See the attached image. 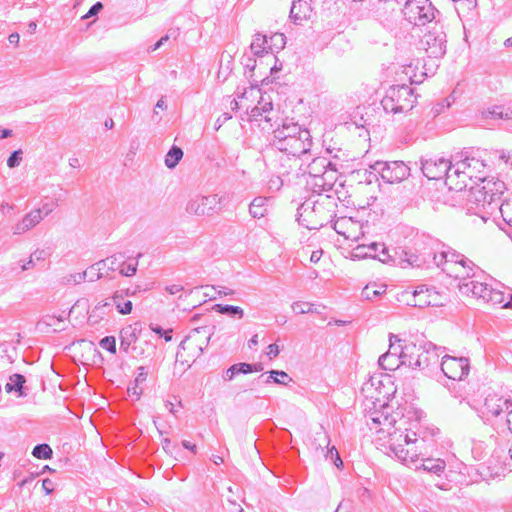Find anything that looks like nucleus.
<instances>
[{
  "label": "nucleus",
  "instance_id": "nucleus-31",
  "mask_svg": "<svg viewBox=\"0 0 512 512\" xmlns=\"http://www.w3.org/2000/svg\"><path fill=\"white\" fill-rule=\"evenodd\" d=\"M109 301L112 302L113 306H116L118 312L122 315H128L132 312V302L129 300L123 302V291H116Z\"/></svg>",
  "mask_w": 512,
  "mask_h": 512
},
{
  "label": "nucleus",
  "instance_id": "nucleus-49",
  "mask_svg": "<svg viewBox=\"0 0 512 512\" xmlns=\"http://www.w3.org/2000/svg\"><path fill=\"white\" fill-rule=\"evenodd\" d=\"M210 289L212 291H214V294L206 292L205 295L206 296H210L211 299H215L216 298V294L218 296H229V295H233L235 293L234 290H232L230 288H227L225 286H217V287L211 286Z\"/></svg>",
  "mask_w": 512,
  "mask_h": 512
},
{
  "label": "nucleus",
  "instance_id": "nucleus-11",
  "mask_svg": "<svg viewBox=\"0 0 512 512\" xmlns=\"http://www.w3.org/2000/svg\"><path fill=\"white\" fill-rule=\"evenodd\" d=\"M307 185L311 188L313 193L318 194V198L324 196V192H329V194L334 196V200L337 199L342 201V197L340 195V191L338 188H342V183L337 184L335 181V171L330 170V172H324L321 176L311 177L307 179Z\"/></svg>",
  "mask_w": 512,
  "mask_h": 512
},
{
  "label": "nucleus",
  "instance_id": "nucleus-5",
  "mask_svg": "<svg viewBox=\"0 0 512 512\" xmlns=\"http://www.w3.org/2000/svg\"><path fill=\"white\" fill-rule=\"evenodd\" d=\"M402 8L405 19L416 26H424L436 19L439 14L430 0H403Z\"/></svg>",
  "mask_w": 512,
  "mask_h": 512
},
{
  "label": "nucleus",
  "instance_id": "nucleus-8",
  "mask_svg": "<svg viewBox=\"0 0 512 512\" xmlns=\"http://www.w3.org/2000/svg\"><path fill=\"white\" fill-rule=\"evenodd\" d=\"M417 348H421V350L409 355L407 366L424 370L439 364V351L443 349L442 347H437L431 342H424L417 344Z\"/></svg>",
  "mask_w": 512,
  "mask_h": 512
},
{
  "label": "nucleus",
  "instance_id": "nucleus-51",
  "mask_svg": "<svg viewBox=\"0 0 512 512\" xmlns=\"http://www.w3.org/2000/svg\"><path fill=\"white\" fill-rule=\"evenodd\" d=\"M22 155L23 152L21 149L13 151L7 159V166L9 168L18 167L22 161Z\"/></svg>",
  "mask_w": 512,
  "mask_h": 512
},
{
  "label": "nucleus",
  "instance_id": "nucleus-1",
  "mask_svg": "<svg viewBox=\"0 0 512 512\" xmlns=\"http://www.w3.org/2000/svg\"><path fill=\"white\" fill-rule=\"evenodd\" d=\"M370 429H377L379 434L388 435V449L399 461L416 462L419 454H422L425 439L418 438L415 432H410L405 426V420L398 421L395 416L384 412H375L371 416Z\"/></svg>",
  "mask_w": 512,
  "mask_h": 512
},
{
  "label": "nucleus",
  "instance_id": "nucleus-55",
  "mask_svg": "<svg viewBox=\"0 0 512 512\" xmlns=\"http://www.w3.org/2000/svg\"><path fill=\"white\" fill-rule=\"evenodd\" d=\"M330 457L331 460L334 461V464L337 466V467H340L341 465H343V462L339 456V453L337 451V449L335 447H332L330 449H328L327 451V457Z\"/></svg>",
  "mask_w": 512,
  "mask_h": 512
},
{
  "label": "nucleus",
  "instance_id": "nucleus-21",
  "mask_svg": "<svg viewBox=\"0 0 512 512\" xmlns=\"http://www.w3.org/2000/svg\"><path fill=\"white\" fill-rule=\"evenodd\" d=\"M485 409L488 414L495 417L506 412L508 418L509 410H512V401L503 397L489 396L485 400Z\"/></svg>",
  "mask_w": 512,
  "mask_h": 512
},
{
  "label": "nucleus",
  "instance_id": "nucleus-20",
  "mask_svg": "<svg viewBox=\"0 0 512 512\" xmlns=\"http://www.w3.org/2000/svg\"><path fill=\"white\" fill-rule=\"evenodd\" d=\"M426 452H427V442L425 441V446H424L423 452H422V454H419L418 456L424 455ZM401 462L405 465L414 464L416 469L422 468L423 470L433 473V474H436V475H440L445 470V467H446L445 461L440 458H437V459L423 458V459H421L420 465H418L419 457H417L416 462H404V461H401Z\"/></svg>",
  "mask_w": 512,
  "mask_h": 512
},
{
  "label": "nucleus",
  "instance_id": "nucleus-36",
  "mask_svg": "<svg viewBox=\"0 0 512 512\" xmlns=\"http://www.w3.org/2000/svg\"><path fill=\"white\" fill-rule=\"evenodd\" d=\"M368 252H371L373 255H369L368 258L378 259L381 262H385L387 255L386 247L383 243L373 242L369 245H366Z\"/></svg>",
  "mask_w": 512,
  "mask_h": 512
},
{
  "label": "nucleus",
  "instance_id": "nucleus-64",
  "mask_svg": "<svg viewBox=\"0 0 512 512\" xmlns=\"http://www.w3.org/2000/svg\"><path fill=\"white\" fill-rule=\"evenodd\" d=\"M165 289L169 294L174 295V294H177L180 291H182L183 286L178 285V284H172V285L167 286Z\"/></svg>",
  "mask_w": 512,
  "mask_h": 512
},
{
  "label": "nucleus",
  "instance_id": "nucleus-44",
  "mask_svg": "<svg viewBox=\"0 0 512 512\" xmlns=\"http://www.w3.org/2000/svg\"><path fill=\"white\" fill-rule=\"evenodd\" d=\"M503 220L512 227V199L502 202L499 206Z\"/></svg>",
  "mask_w": 512,
  "mask_h": 512
},
{
  "label": "nucleus",
  "instance_id": "nucleus-48",
  "mask_svg": "<svg viewBox=\"0 0 512 512\" xmlns=\"http://www.w3.org/2000/svg\"><path fill=\"white\" fill-rule=\"evenodd\" d=\"M489 114L493 118L510 119L512 117V110L511 109H507L506 111H504L503 107H501V106H494L489 111Z\"/></svg>",
  "mask_w": 512,
  "mask_h": 512
},
{
  "label": "nucleus",
  "instance_id": "nucleus-57",
  "mask_svg": "<svg viewBox=\"0 0 512 512\" xmlns=\"http://www.w3.org/2000/svg\"><path fill=\"white\" fill-rule=\"evenodd\" d=\"M151 329L153 332H155L156 334L162 336L164 335V338H165V341L166 342H169L171 341L172 339V336H171V330H168V331H164L162 327L160 326H151Z\"/></svg>",
  "mask_w": 512,
  "mask_h": 512
},
{
  "label": "nucleus",
  "instance_id": "nucleus-47",
  "mask_svg": "<svg viewBox=\"0 0 512 512\" xmlns=\"http://www.w3.org/2000/svg\"><path fill=\"white\" fill-rule=\"evenodd\" d=\"M99 345L102 349L107 350L112 354L116 353V339L114 336H106L102 338Z\"/></svg>",
  "mask_w": 512,
  "mask_h": 512
},
{
  "label": "nucleus",
  "instance_id": "nucleus-26",
  "mask_svg": "<svg viewBox=\"0 0 512 512\" xmlns=\"http://www.w3.org/2000/svg\"><path fill=\"white\" fill-rule=\"evenodd\" d=\"M113 311V304L109 299L99 302L89 313L88 320L91 324H97Z\"/></svg>",
  "mask_w": 512,
  "mask_h": 512
},
{
  "label": "nucleus",
  "instance_id": "nucleus-37",
  "mask_svg": "<svg viewBox=\"0 0 512 512\" xmlns=\"http://www.w3.org/2000/svg\"><path fill=\"white\" fill-rule=\"evenodd\" d=\"M183 157V151L178 146H172L165 157V165L173 169L177 166Z\"/></svg>",
  "mask_w": 512,
  "mask_h": 512
},
{
  "label": "nucleus",
  "instance_id": "nucleus-2",
  "mask_svg": "<svg viewBox=\"0 0 512 512\" xmlns=\"http://www.w3.org/2000/svg\"><path fill=\"white\" fill-rule=\"evenodd\" d=\"M334 196L325 194L317 200L308 199L298 208L297 220L309 230L319 229L336 216Z\"/></svg>",
  "mask_w": 512,
  "mask_h": 512
},
{
  "label": "nucleus",
  "instance_id": "nucleus-60",
  "mask_svg": "<svg viewBox=\"0 0 512 512\" xmlns=\"http://www.w3.org/2000/svg\"><path fill=\"white\" fill-rule=\"evenodd\" d=\"M147 375H148V373H147L145 367L144 366H140L138 368V374L136 376L135 383H142V382H144L146 380V378H147Z\"/></svg>",
  "mask_w": 512,
  "mask_h": 512
},
{
  "label": "nucleus",
  "instance_id": "nucleus-17",
  "mask_svg": "<svg viewBox=\"0 0 512 512\" xmlns=\"http://www.w3.org/2000/svg\"><path fill=\"white\" fill-rule=\"evenodd\" d=\"M446 255H447V258H446L447 264L454 263V264H459L461 266L463 271H462V273L457 274V277H470V276L475 277L477 271L482 272L480 270V268H478L473 263V261H471L466 256L458 253L455 250H446Z\"/></svg>",
  "mask_w": 512,
  "mask_h": 512
},
{
  "label": "nucleus",
  "instance_id": "nucleus-18",
  "mask_svg": "<svg viewBox=\"0 0 512 512\" xmlns=\"http://www.w3.org/2000/svg\"><path fill=\"white\" fill-rule=\"evenodd\" d=\"M460 161L466 167L465 171L473 185L478 184V182L485 183L486 176L484 170L486 165L482 160L474 157H465Z\"/></svg>",
  "mask_w": 512,
  "mask_h": 512
},
{
  "label": "nucleus",
  "instance_id": "nucleus-39",
  "mask_svg": "<svg viewBox=\"0 0 512 512\" xmlns=\"http://www.w3.org/2000/svg\"><path fill=\"white\" fill-rule=\"evenodd\" d=\"M386 292V286L367 285L363 288L361 295L366 300H374Z\"/></svg>",
  "mask_w": 512,
  "mask_h": 512
},
{
  "label": "nucleus",
  "instance_id": "nucleus-4",
  "mask_svg": "<svg viewBox=\"0 0 512 512\" xmlns=\"http://www.w3.org/2000/svg\"><path fill=\"white\" fill-rule=\"evenodd\" d=\"M420 46L430 58L438 59L446 54L447 34L440 20H436L432 26H429L420 40Z\"/></svg>",
  "mask_w": 512,
  "mask_h": 512
},
{
  "label": "nucleus",
  "instance_id": "nucleus-13",
  "mask_svg": "<svg viewBox=\"0 0 512 512\" xmlns=\"http://www.w3.org/2000/svg\"><path fill=\"white\" fill-rule=\"evenodd\" d=\"M221 202L222 197L217 194L197 195L189 200L186 211L198 216L209 215L211 212L220 209Z\"/></svg>",
  "mask_w": 512,
  "mask_h": 512
},
{
  "label": "nucleus",
  "instance_id": "nucleus-63",
  "mask_svg": "<svg viewBox=\"0 0 512 512\" xmlns=\"http://www.w3.org/2000/svg\"><path fill=\"white\" fill-rule=\"evenodd\" d=\"M54 207V204L44 203L42 208H40L42 210L43 218L51 214L54 210Z\"/></svg>",
  "mask_w": 512,
  "mask_h": 512
},
{
  "label": "nucleus",
  "instance_id": "nucleus-27",
  "mask_svg": "<svg viewBox=\"0 0 512 512\" xmlns=\"http://www.w3.org/2000/svg\"><path fill=\"white\" fill-rule=\"evenodd\" d=\"M257 105L259 109L264 113V121L268 124L269 127H273L275 124H277L279 118L274 112L273 104L270 98L266 99L264 96H261Z\"/></svg>",
  "mask_w": 512,
  "mask_h": 512
},
{
  "label": "nucleus",
  "instance_id": "nucleus-34",
  "mask_svg": "<svg viewBox=\"0 0 512 512\" xmlns=\"http://www.w3.org/2000/svg\"><path fill=\"white\" fill-rule=\"evenodd\" d=\"M250 48L256 56H262L264 53H267L268 49H270V47L267 46V37L262 34H256Z\"/></svg>",
  "mask_w": 512,
  "mask_h": 512
},
{
  "label": "nucleus",
  "instance_id": "nucleus-40",
  "mask_svg": "<svg viewBox=\"0 0 512 512\" xmlns=\"http://www.w3.org/2000/svg\"><path fill=\"white\" fill-rule=\"evenodd\" d=\"M354 226L351 218L341 217L334 221L333 229L340 235H343L345 238H349L350 234L347 231V226Z\"/></svg>",
  "mask_w": 512,
  "mask_h": 512
},
{
  "label": "nucleus",
  "instance_id": "nucleus-22",
  "mask_svg": "<svg viewBox=\"0 0 512 512\" xmlns=\"http://www.w3.org/2000/svg\"><path fill=\"white\" fill-rule=\"evenodd\" d=\"M140 332V323H134L133 325H128L122 328L119 334L120 350L128 353L132 344L138 340Z\"/></svg>",
  "mask_w": 512,
  "mask_h": 512
},
{
  "label": "nucleus",
  "instance_id": "nucleus-43",
  "mask_svg": "<svg viewBox=\"0 0 512 512\" xmlns=\"http://www.w3.org/2000/svg\"><path fill=\"white\" fill-rule=\"evenodd\" d=\"M487 303L492 306L502 305L503 308L511 306V302H505L504 293L499 290H493L490 298H487Z\"/></svg>",
  "mask_w": 512,
  "mask_h": 512
},
{
  "label": "nucleus",
  "instance_id": "nucleus-24",
  "mask_svg": "<svg viewBox=\"0 0 512 512\" xmlns=\"http://www.w3.org/2000/svg\"><path fill=\"white\" fill-rule=\"evenodd\" d=\"M299 124L292 122L288 119L282 121V124L279 125L274 131V139L273 141H284L287 138L294 137L299 134L301 131H305Z\"/></svg>",
  "mask_w": 512,
  "mask_h": 512
},
{
  "label": "nucleus",
  "instance_id": "nucleus-62",
  "mask_svg": "<svg viewBox=\"0 0 512 512\" xmlns=\"http://www.w3.org/2000/svg\"><path fill=\"white\" fill-rule=\"evenodd\" d=\"M271 40L275 41L279 48H283L285 45V36L283 34H275L271 37Z\"/></svg>",
  "mask_w": 512,
  "mask_h": 512
},
{
  "label": "nucleus",
  "instance_id": "nucleus-42",
  "mask_svg": "<svg viewBox=\"0 0 512 512\" xmlns=\"http://www.w3.org/2000/svg\"><path fill=\"white\" fill-rule=\"evenodd\" d=\"M32 455L38 459H50L52 458L53 451L48 444H38L32 450Z\"/></svg>",
  "mask_w": 512,
  "mask_h": 512
},
{
  "label": "nucleus",
  "instance_id": "nucleus-32",
  "mask_svg": "<svg viewBox=\"0 0 512 512\" xmlns=\"http://www.w3.org/2000/svg\"><path fill=\"white\" fill-rule=\"evenodd\" d=\"M382 2H384V4H388L391 11L388 12L386 9L384 11V8L378 7L374 11V17L381 23H385V22H389L391 20L392 11H394V9H395L393 4L396 3V4L400 5L402 3V0H378L379 4H381Z\"/></svg>",
  "mask_w": 512,
  "mask_h": 512
},
{
  "label": "nucleus",
  "instance_id": "nucleus-15",
  "mask_svg": "<svg viewBox=\"0 0 512 512\" xmlns=\"http://www.w3.org/2000/svg\"><path fill=\"white\" fill-rule=\"evenodd\" d=\"M466 167L457 160L455 163H451L449 173L446 176L445 183L450 190L462 191L473 185L468 174L465 171Z\"/></svg>",
  "mask_w": 512,
  "mask_h": 512
},
{
  "label": "nucleus",
  "instance_id": "nucleus-33",
  "mask_svg": "<svg viewBox=\"0 0 512 512\" xmlns=\"http://www.w3.org/2000/svg\"><path fill=\"white\" fill-rule=\"evenodd\" d=\"M213 310L223 315L237 317L238 319L244 317V310L239 306L215 304Z\"/></svg>",
  "mask_w": 512,
  "mask_h": 512
},
{
  "label": "nucleus",
  "instance_id": "nucleus-25",
  "mask_svg": "<svg viewBox=\"0 0 512 512\" xmlns=\"http://www.w3.org/2000/svg\"><path fill=\"white\" fill-rule=\"evenodd\" d=\"M461 278L463 279V281L460 282L458 285L461 294L467 296L471 295L477 299H480L481 292H483V287L485 286V283L472 279V276Z\"/></svg>",
  "mask_w": 512,
  "mask_h": 512
},
{
  "label": "nucleus",
  "instance_id": "nucleus-23",
  "mask_svg": "<svg viewBox=\"0 0 512 512\" xmlns=\"http://www.w3.org/2000/svg\"><path fill=\"white\" fill-rule=\"evenodd\" d=\"M43 219L42 210L41 209H34L27 213L20 222H18L13 227V234L20 235L23 234L33 227H35L37 224H39Z\"/></svg>",
  "mask_w": 512,
  "mask_h": 512
},
{
  "label": "nucleus",
  "instance_id": "nucleus-16",
  "mask_svg": "<svg viewBox=\"0 0 512 512\" xmlns=\"http://www.w3.org/2000/svg\"><path fill=\"white\" fill-rule=\"evenodd\" d=\"M389 341V350L385 354H392L394 357H399V360L403 359V364L406 366L408 365L409 355L415 354V352L421 350V348H417V344L413 342H407L404 345L396 344L400 343L401 340L394 334H390Z\"/></svg>",
  "mask_w": 512,
  "mask_h": 512
},
{
  "label": "nucleus",
  "instance_id": "nucleus-10",
  "mask_svg": "<svg viewBox=\"0 0 512 512\" xmlns=\"http://www.w3.org/2000/svg\"><path fill=\"white\" fill-rule=\"evenodd\" d=\"M372 168L387 183L401 182L410 175V168L403 161H376Z\"/></svg>",
  "mask_w": 512,
  "mask_h": 512
},
{
  "label": "nucleus",
  "instance_id": "nucleus-35",
  "mask_svg": "<svg viewBox=\"0 0 512 512\" xmlns=\"http://www.w3.org/2000/svg\"><path fill=\"white\" fill-rule=\"evenodd\" d=\"M379 366L384 370L393 371L399 368L403 364V359L399 360V357H394L391 355L383 354L379 357L378 360Z\"/></svg>",
  "mask_w": 512,
  "mask_h": 512
},
{
  "label": "nucleus",
  "instance_id": "nucleus-58",
  "mask_svg": "<svg viewBox=\"0 0 512 512\" xmlns=\"http://www.w3.org/2000/svg\"><path fill=\"white\" fill-rule=\"evenodd\" d=\"M162 447L163 449L170 453V454H173L174 451L176 450L177 446L175 444L172 443V441L169 439V438H164L162 440Z\"/></svg>",
  "mask_w": 512,
  "mask_h": 512
},
{
  "label": "nucleus",
  "instance_id": "nucleus-12",
  "mask_svg": "<svg viewBox=\"0 0 512 512\" xmlns=\"http://www.w3.org/2000/svg\"><path fill=\"white\" fill-rule=\"evenodd\" d=\"M440 366L444 375L452 380H463L470 371L469 359L466 357L444 355Z\"/></svg>",
  "mask_w": 512,
  "mask_h": 512
},
{
  "label": "nucleus",
  "instance_id": "nucleus-14",
  "mask_svg": "<svg viewBox=\"0 0 512 512\" xmlns=\"http://www.w3.org/2000/svg\"><path fill=\"white\" fill-rule=\"evenodd\" d=\"M451 166V161L445 159L444 157H431L427 159L421 160V169L428 179L430 180H439L443 177L446 178L449 173V169Z\"/></svg>",
  "mask_w": 512,
  "mask_h": 512
},
{
  "label": "nucleus",
  "instance_id": "nucleus-7",
  "mask_svg": "<svg viewBox=\"0 0 512 512\" xmlns=\"http://www.w3.org/2000/svg\"><path fill=\"white\" fill-rule=\"evenodd\" d=\"M203 339H198V333L190 332L183 341H181L178 351L176 353V361H181L182 363L188 362L189 360L184 359V352L188 351V356L194 361L198 358L204 351V349L208 346V343L213 335V331L202 330Z\"/></svg>",
  "mask_w": 512,
  "mask_h": 512
},
{
  "label": "nucleus",
  "instance_id": "nucleus-9",
  "mask_svg": "<svg viewBox=\"0 0 512 512\" xmlns=\"http://www.w3.org/2000/svg\"><path fill=\"white\" fill-rule=\"evenodd\" d=\"M273 146L288 155L301 157L306 155L311 149V135L309 130L301 131L296 136L287 138L282 142L273 141Z\"/></svg>",
  "mask_w": 512,
  "mask_h": 512
},
{
  "label": "nucleus",
  "instance_id": "nucleus-46",
  "mask_svg": "<svg viewBox=\"0 0 512 512\" xmlns=\"http://www.w3.org/2000/svg\"><path fill=\"white\" fill-rule=\"evenodd\" d=\"M9 380L16 386V392L19 397L26 396V393L23 391V385L26 379L22 374L15 373L10 376Z\"/></svg>",
  "mask_w": 512,
  "mask_h": 512
},
{
  "label": "nucleus",
  "instance_id": "nucleus-41",
  "mask_svg": "<svg viewBox=\"0 0 512 512\" xmlns=\"http://www.w3.org/2000/svg\"><path fill=\"white\" fill-rule=\"evenodd\" d=\"M250 369L247 363H237L230 366L223 374L225 381H231L237 374H247L246 370Z\"/></svg>",
  "mask_w": 512,
  "mask_h": 512
},
{
  "label": "nucleus",
  "instance_id": "nucleus-52",
  "mask_svg": "<svg viewBox=\"0 0 512 512\" xmlns=\"http://www.w3.org/2000/svg\"><path fill=\"white\" fill-rule=\"evenodd\" d=\"M88 271L70 274L65 277L66 284H80L85 281Z\"/></svg>",
  "mask_w": 512,
  "mask_h": 512
},
{
  "label": "nucleus",
  "instance_id": "nucleus-61",
  "mask_svg": "<svg viewBox=\"0 0 512 512\" xmlns=\"http://www.w3.org/2000/svg\"><path fill=\"white\" fill-rule=\"evenodd\" d=\"M280 353V350H279V347L277 344L273 343V344H270L268 347H267V355L270 357V358H275L279 355Z\"/></svg>",
  "mask_w": 512,
  "mask_h": 512
},
{
  "label": "nucleus",
  "instance_id": "nucleus-45",
  "mask_svg": "<svg viewBox=\"0 0 512 512\" xmlns=\"http://www.w3.org/2000/svg\"><path fill=\"white\" fill-rule=\"evenodd\" d=\"M292 310L297 314L314 313L316 308L314 305L308 302L297 301L291 305Z\"/></svg>",
  "mask_w": 512,
  "mask_h": 512
},
{
  "label": "nucleus",
  "instance_id": "nucleus-6",
  "mask_svg": "<svg viewBox=\"0 0 512 512\" xmlns=\"http://www.w3.org/2000/svg\"><path fill=\"white\" fill-rule=\"evenodd\" d=\"M490 185L491 181L482 186L479 183L470 186L469 202L476 204L478 212L483 210L484 213H492L495 209H499L500 196L489 188Z\"/></svg>",
  "mask_w": 512,
  "mask_h": 512
},
{
  "label": "nucleus",
  "instance_id": "nucleus-59",
  "mask_svg": "<svg viewBox=\"0 0 512 512\" xmlns=\"http://www.w3.org/2000/svg\"><path fill=\"white\" fill-rule=\"evenodd\" d=\"M446 258H447L446 251H442L439 254H435L433 260H434V263L439 267L441 265L447 264Z\"/></svg>",
  "mask_w": 512,
  "mask_h": 512
},
{
  "label": "nucleus",
  "instance_id": "nucleus-30",
  "mask_svg": "<svg viewBox=\"0 0 512 512\" xmlns=\"http://www.w3.org/2000/svg\"><path fill=\"white\" fill-rule=\"evenodd\" d=\"M328 164H330V162L323 157L314 158L308 165V179L321 176L324 172H330V170L326 169Z\"/></svg>",
  "mask_w": 512,
  "mask_h": 512
},
{
  "label": "nucleus",
  "instance_id": "nucleus-3",
  "mask_svg": "<svg viewBox=\"0 0 512 512\" xmlns=\"http://www.w3.org/2000/svg\"><path fill=\"white\" fill-rule=\"evenodd\" d=\"M417 102L414 90L408 85L390 87L381 101L386 113L400 114L411 111Z\"/></svg>",
  "mask_w": 512,
  "mask_h": 512
},
{
  "label": "nucleus",
  "instance_id": "nucleus-50",
  "mask_svg": "<svg viewBox=\"0 0 512 512\" xmlns=\"http://www.w3.org/2000/svg\"><path fill=\"white\" fill-rule=\"evenodd\" d=\"M369 255L373 254L368 252L365 244L356 246L351 252L352 259H365L368 258Z\"/></svg>",
  "mask_w": 512,
  "mask_h": 512
},
{
  "label": "nucleus",
  "instance_id": "nucleus-38",
  "mask_svg": "<svg viewBox=\"0 0 512 512\" xmlns=\"http://www.w3.org/2000/svg\"><path fill=\"white\" fill-rule=\"evenodd\" d=\"M292 381V378L285 371L271 370L265 383L274 382L276 384L288 385Z\"/></svg>",
  "mask_w": 512,
  "mask_h": 512
},
{
  "label": "nucleus",
  "instance_id": "nucleus-28",
  "mask_svg": "<svg viewBox=\"0 0 512 512\" xmlns=\"http://www.w3.org/2000/svg\"><path fill=\"white\" fill-rule=\"evenodd\" d=\"M311 12L310 5L304 0H295L290 10V18L295 22L302 21L309 17Z\"/></svg>",
  "mask_w": 512,
  "mask_h": 512
},
{
  "label": "nucleus",
  "instance_id": "nucleus-54",
  "mask_svg": "<svg viewBox=\"0 0 512 512\" xmlns=\"http://www.w3.org/2000/svg\"><path fill=\"white\" fill-rule=\"evenodd\" d=\"M249 121H262L264 120V113L259 109L258 105L247 111Z\"/></svg>",
  "mask_w": 512,
  "mask_h": 512
},
{
  "label": "nucleus",
  "instance_id": "nucleus-19",
  "mask_svg": "<svg viewBox=\"0 0 512 512\" xmlns=\"http://www.w3.org/2000/svg\"><path fill=\"white\" fill-rule=\"evenodd\" d=\"M436 293L424 285L418 286L412 293V299L407 300V304L413 307L424 308L428 306H436L434 301Z\"/></svg>",
  "mask_w": 512,
  "mask_h": 512
},
{
  "label": "nucleus",
  "instance_id": "nucleus-53",
  "mask_svg": "<svg viewBox=\"0 0 512 512\" xmlns=\"http://www.w3.org/2000/svg\"><path fill=\"white\" fill-rule=\"evenodd\" d=\"M137 265L138 263L135 262V263H128V264H123L122 265V268L120 269V273L123 275V276H126V277H130V276H133L136 274L137 272Z\"/></svg>",
  "mask_w": 512,
  "mask_h": 512
},
{
  "label": "nucleus",
  "instance_id": "nucleus-56",
  "mask_svg": "<svg viewBox=\"0 0 512 512\" xmlns=\"http://www.w3.org/2000/svg\"><path fill=\"white\" fill-rule=\"evenodd\" d=\"M103 8V4L101 2H97L94 5L91 6L87 14L83 16V19L90 18L94 15H97Z\"/></svg>",
  "mask_w": 512,
  "mask_h": 512
},
{
  "label": "nucleus",
  "instance_id": "nucleus-29",
  "mask_svg": "<svg viewBox=\"0 0 512 512\" xmlns=\"http://www.w3.org/2000/svg\"><path fill=\"white\" fill-rule=\"evenodd\" d=\"M269 198L258 196L253 199L251 204L249 205V213L253 218L260 219L264 217L268 211L267 203Z\"/></svg>",
  "mask_w": 512,
  "mask_h": 512
}]
</instances>
